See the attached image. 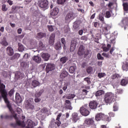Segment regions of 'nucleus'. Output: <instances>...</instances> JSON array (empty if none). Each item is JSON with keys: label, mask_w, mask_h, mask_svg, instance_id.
Returning <instances> with one entry per match:
<instances>
[{"label": "nucleus", "mask_w": 128, "mask_h": 128, "mask_svg": "<svg viewBox=\"0 0 128 128\" xmlns=\"http://www.w3.org/2000/svg\"><path fill=\"white\" fill-rule=\"evenodd\" d=\"M76 44H78V41L76 40H74L71 41V45L70 47V52H74V50L76 48Z\"/></svg>", "instance_id": "nucleus-6"}, {"label": "nucleus", "mask_w": 128, "mask_h": 128, "mask_svg": "<svg viewBox=\"0 0 128 128\" xmlns=\"http://www.w3.org/2000/svg\"><path fill=\"white\" fill-rule=\"evenodd\" d=\"M110 29V25L104 24L102 27V34L106 36L108 34V30Z\"/></svg>", "instance_id": "nucleus-5"}, {"label": "nucleus", "mask_w": 128, "mask_h": 128, "mask_svg": "<svg viewBox=\"0 0 128 128\" xmlns=\"http://www.w3.org/2000/svg\"><path fill=\"white\" fill-rule=\"evenodd\" d=\"M112 16V15L110 14V11H106V18H110Z\"/></svg>", "instance_id": "nucleus-44"}, {"label": "nucleus", "mask_w": 128, "mask_h": 128, "mask_svg": "<svg viewBox=\"0 0 128 128\" xmlns=\"http://www.w3.org/2000/svg\"><path fill=\"white\" fill-rule=\"evenodd\" d=\"M47 28L49 32H54V26H52V25H48Z\"/></svg>", "instance_id": "nucleus-31"}, {"label": "nucleus", "mask_w": 128, "mask_h": 128, "mask_svg": "<svg viewBox=\"0 0 128 128\" xmlns=\"http://www.w3.org/2000/svg\"><path fill=\"white\" fill-rule=\"evenodd\" d=\"M38 46L40 50H42L45 46L44 44V43L42 42V41L39 42L38 44Z\"/></svg>", "instance_id": "nucleus-40"}, {"label": "nucleus", "mask_w": 128, "mask_h": 128, "mask_svg": "<svg viewBox=\"0 0 128 128\" xmlns=\"http://www.w3.org/2000/svg\"><path fill=\"white\" fill-rule=\"evenodd\" d=\"M20 56V54H19L16 53L12 56L10 57V60H18V58Z\"/></svg>", "instance_id": "nucleus-23"}, {"label": "nucleus", "mask_w": 128, "mask_h": 128, "mask_svg": "<svg viewBox=\"0 0 128 128\" xmlns=\"http://www.w3.org/2000/svg\"><path fill=\"white\" fill-rule=\"evenodd\" d=\"M84 122L87 126H90L92 124H94V120L92 118H88L84 120Z\"/></svg>", "instance_id": "nucleus-7"}, {"label": "nucleus", "mask_w": 128, "mask_h": 128, "mask_svg": "<svg viewBox=\"0 0 128 128\" xmlns=\"http://www.w3.org/2000/svg\"><path fill=\"white\" fill-rule=\"evenodd\" d=\"M120 78V75L118 74H114L112 75V80H116V78Z\"/></svg>", "instance_id": "nucleus-37"}, {"label": "nucleus", "mask_w": 128, "mask_h": 128, "mask_svg": "<svg viewBox=\"0 0 128 128\" xmlns=\"http://www.w3.org/2000/svg\"><path fill=\"white\" fill-rule=\"evenodd\" d=\"M99 20H100V22H104V16L102 15H99Z\"/></svg>", "instance_id": "nucleus-53"}, {"label": "nucleus", "mask_w": 128, "mask_h": 128, "mask_svg": "<svg viewBox=\"0 0 128 128\" xmlns=\"http://www.w3.org/2000/svg\"><path fill=\"white\" fill-rule=\"evenodd\" d=\"M58 12H60V9L58 8H55L53 10H51L50 14L53 16H58Z\"/></svg>", "instance_id": "nucleus-11"}, {"label": "nucleus", "mask_w": 128, "mask_h": 128, "mask_svg": "<svg viewBox=\"0 0 128 128\" xmlns=\"http://www.w3.org/2000/svg\"><path fill=\"white\" fill-rule=\"evenodd\" d=\"M66 2V0H57L58 4H64Z\"/></svg>", "instance_id": "nucleus-43"}, {"label": "nucleus", "mask_w": 128, "mask_h": 128, "mask_svg": "<svg viewBox=\"0 0 128 128\" xmlns=\"http://www.w3.org/2000/svg\"><path fill=\"white\" fill-rule=\"evenodd\" d=\"M41 99L39 98H34V102H40Z\"/></svg>", "instance_id": "nucleus-62"}, {"label": "nucleus", "mask_w": 128, "mask_h": 128, "mask_svg": "<svg viewBox=\"0 0 128 128\" xmlns=\"http://www.w3.org/2000/svg\"><path fill=\"white\" fill-rule=\"evenodd\" d=\"M14 90L12 89L8 92V96H9L12 97V96L14 94Z\"/></svg>", "instance_id": "nucleus-55"}, {"label": "nucleus", "mask_w": 128, "mask_h": 128, "mask_svg": "<svg viewBox=\"0 0 128 128\" xmlns=\"http://www.w3.org/2000/svg\"><path fill=\"white\" fill-rule=\"evenodd\" d=\"M102 56H104L105 58H110V54H108L106 53V52H103L102 54Z\"/></svg>", "instance_id": "nucleus-56"}, {"label": "nucleus", "mask_w": 128, "mask_h": 128, "mask_svg": "<svg viewBox=\"0 0 128 128\" xmlns=\"http://www.w3.org/2000/svg\"><path fill=\"white\" fill-rule=\"evenodd\" d=\"M54 48L56 49V50H60L62 48V44L60 42H57Z\"/></svg>", "instance_id": "nucleus-24"}, {"label": "nucleus", "mask_w": 128, "mask_h": 128, "mask_svg": "<svg viewBox=\"0 0 128 128\" xmlns=\"http://www.w3.org/2000/svg\"><path fill=\"white\" fill-rule=\"evenodd\" d=\"M32 0H24V2L25 4H28Z\"/></svg>", "instance_id": "nucleus-63"}, {"label": "nucleus", "mask_w": 128, "mask_h": 128, "mask_svg": "<svg viewBox=\"0 0 128 128\" xmlns=\"http://www.w3.org/2000/svg\"><path fill=\"white\" fill-rule=\"evenodd\" d=\"M110 117L108 116V115H106L104 114H102V117L101 120H105L106 122H110Z\"/></svg>", "instance_id": "nucleus-19"}, {"label": "nucleus", "mask_w": 128, "mask_h": 128, "mask_svg": "<svg viewBox=\"0 0 128 128\" xmlns=\"http://www.w3.org/2000/svg\"><path fill=\"white\" fill-rule=\"evenodd\" d=\"M36 126V123L31 120H28L27 122V128H34Z\"/></svg>", "instance_id": "nucleus-18"}, {"label": "nucleus", "mask_w": 128, "mask_h": 128, "mask_svg": "<svg viewBox=\"0 0 128 128\" xmlns=\"http://www.w3.org/2000/svg\"><path fill=\"white\" fill-rule=\"evenodd\" d=\"M93 70H94V68H92V66H88L86 68V72L89 74H92V72Z\"/></svg>", "instance_id": "nucleus-33"}, {"label": "nucleus", "mask_w": 128, "mask_h": 128, "mask_svg": "<svg viewBox=\"0 0 128 128\" xmlns=\"http://www.w3.org/2000/svg\"><path fill=\"white\" fill-rule=\"evenodd\" d=\"M124 10V12H128V3H124L122 4Z\"/></svg>", "instance_id": "nucleus-38"}, {"label": "nucleus", "mask_w": 128, "mask_h": 128, "mask_svg": "<svg viewBox=\"0 0 128 128\" xmlns=\"http://www.w3.org/2000/svg\"><path fill=\"white\" fill-rule=\"evenodd\" d=\"M76 96V95L74 94H70L68 96L66 97L67 100H72Z\"/></svg>", "instance_id": "nucleus-46"}, {"label": "nucleus", "mask_w": 128, "mask_h": 128, "mask_svg": "<svg viewBox=\"0 0 128 128\" xmlns=\"http://www.w3.org/2000/svg\"><path fill=\"white\" fill-rule=\"evenodd\" d=\"M33 60H34L36 62H38V64H40L41 61V58L38 56H34L32 57Z\"/></svg>", "instance_id": "nucleus-26"}, {"label": "nucleus", "mask_w": 128, "mask_h": 128, "mask_svg": "<svg viewBox=\"0 0 128 128\" xmlns=\"http://www.w3.org/2000/svg\"><path fill=\"white\" fill-rule=\"evenodd\" d=\"M68 60V58L66 56L62 57L60 58V62L62 64H66Z\"/></svg>", "instance_id": "nucleus-34"}, {"label": "nucleus", "mask_w": 128, "mask_h": 128, "mask_svg": "<svg viewBox=\"0 0 128 128\" xmlns=\"http://www.w3.org/2000/svg\"><path fill=\"white\" fill-rule=\"evenodd\" d=\"M68 74V72H62L60 74V77L61 78H66V76H67Z\"/></svg>", "instance_id": "nucleus-36"}, {"label": "nucleus", "mask_w": 128, "mask_h": 128, "mask_svg": "<svg viewBox=\"0 0 128 128\" xmlns=\"http://www.w3.org/2000/svg\"><path fill=\"white\" fill-rule=\"evenodd\" d=\"M16 102L18 104H20V102H22V97H20V94L16 93Z\"/></svg>", "instance_id": "nucleus-21"}, {"label": "nucleus", "mask_w": 128, "mask_h": 128, "mask_svg": "<svg viewBox=\"0 0 128 128\" xmlns=\"http://www.w3.org/2000/svg\"><path fill=\"white\" fill-rule=\"evenodd\" d=\"M67 88H68V84H65L63 86L62 90H66Z\"/></svg>", "instance_id": "nucleus-64"}, {"label": "nucleus", "mask_w": 128, "mask_h": 128, "mask_svg": "<svg viewBox=\"0 0 128 128\" xmlns=\"http://www.w3.org/2000/svg\"><path fill=\"white\" fill-rule=\"evenodd\" d=\"M110 48H112V46L110 44H107V47L104 46V48H103V50L104 52H108Z\"/></svg>", "instance_id": "nucleus-32"}, {"label": "nucleus", "mask_w": 128, "mask_h": 128, "mask_svg": "<svg viewBox=\"0 0 128 128\" xmlns=\"http://www.w3.org/2000/svg\"><path fill=\"white\" fill-rule=\"evenodd\" d=\"M64 32L66 34H68V32H70V28L68 27L65 28L64 30Z\"/></svg>", "instance_id": "nucleus-58"}, {"label": "nucleus", "mask_w": 128, "mask_h": 128, "mask_svg": "<svg viewBox=\"0 0 128 128\" xmlns=\"http://www.w3.org/2000/svg\"><path fill=\"white\" fill-rule=\"evenodd\" d=\"M2 44L4 46H8V43L6 42V40H3L2 42Z\"/></svg>", "instance_id": "nucleus-45"}, {"label": "nucleus", "mask_w": 128, "mask_h": 128, "mask_svg": "<svg viewBox=\"0 0 128 128\" xmlns=\"http://www.w3.org/2000/svg\"><path fill=\"white\" fill-rule=\"evenodd\" d=\"M84 54V46L81 45L80 47L79 48L78 52V56H82Z\"/></svg>", "instance_id": "nucleus-16"}, {"label": "nucleus", "mask_w": 128, "mask_h": 128, "mask_svg": "<svg viewBox=\"0 0 128 128\" xmlns=\"http://www.w3.org/2000/svg\"><path fill=\"white\" fill-rule=\"evenodd\" d=\"M0 92H1V96L2 98H4L5 103L6 104L7 108H8L10 112H12V105L10 104V102L8 99V92L6 90V86L3 84H0Z\"/></svg>", "instance_id": "nucleus-1"}, {"label": "nucleus", "mask_w": 128, "mask_h": 128, "mask_svg": "<svg viewBox=\"0 0 128 128\" xmlns=\"http://www.w3.org/2000/svg\"><path fill=\"white\" fill-rule=\"evenodd\" d=\"M102 113H99L96 116L95 119L97 120V122L102 120Z\"/></svg>", "instance_id": "nucleus-27"}, {"label": "nucleus", "mask_w": 128, "mask_h": 128, "mask_svg": "<svg viewBox=\"0 0 128 128\" xmlns=\"http://www.w3.org/2000/svg\"><path fill=\"white\" fill-rule=\"evenodd\" d=\"M103 93V91L102 90H98L96 92V96H102V94Z\"/></svg>", "instance_id": "nucleus-39"}, {"label": "nucleus", "mask_w": 128, "mask_h": 128, "mask_svg": "<svg viewBox=\"0 0 128 128\" xmlns=\"http://www.w3.org/2000/svg\"><path fill=\"white\" fill-rule=\"evenodd\" d=\"M46 36V32H40L36 34V38L37 40H42V38H44Z\"/></svg>", "instance_id": "nucleus-10"}, {"label": "nucleus", "mask_w": 128, "mask_h": 128, "mask_svg": "<svg viewBox=\"0 0 128 128\" xmlns=\"http://www.w3.org/2000/svg\"><path fill=\"white\" fill-rule=\"evenodd\" d=\"M80 112L82 116H88L90 112V107H88V105L85 104L82 106L80 109Z\"/></svg>", "instance_id": "nucleus-3"}, {"label": "nucleus", "mask_w": 128, "mask_h": 128, "mask_svg": "<svg viewBox=\"0 0 128 128\" xmlns=\"http://www.w3.org/2000/svg\"><path fill=\"white\" fill-rule=\"evenodd\" d=\"M89 53H90V52L88 50H86L85 52L84 51V58H86V56H88Z\"/></svg>", "instance_id": "nucleus-61"}, {"label": "nucleus", "mask_w": 128, "mask_h": 128, "mask_svg": "<svg viewBox=\"0 0 128 128\" xmlns=\"http://www.w3.org/2000/svg\"><path fill=\"white\" fill-rule=\"evenodd\" d=\"M106 73H98V76L99 78H104V76H106Z\"/></svg>", "instance_id": "nucleus-41"}, {"label": "nucleus", "mask_w": 128, "mask_h": 128, "mask_svg": "<svg viewBox=\"0 0 128 128\" xmlns=\"http://www.w3.org/2000/svg\"><path fill=\"white\" fill-rule=\"evenodd\" d=\"M84 82H87L88 84H92V82L90 81V78H84Z\"/></svg>", "instance_id": "nucleus-42"}, {"label": "nucleus", "mask_w": 128, "mask_h": 128, "mask_svg": "<svg viewBox=\"0 0 128 128\" xmlns=\"http://www.w3.org/2000/svg\"><path fill=\"white\" fill-rule=\"evenodd\" d=\"M56 38V34L54 33H52L50 37L48 43L50 46H53L54 44V38Z\"/></svg>", "instance_id": "nucleus-9"}, {"label": "nucleus", "mask_w": 128, "mask_h": 128, "mask_svg": "<svg viewBox=\"0 0 128 128\" xmlns=\"http://www.w3.org/2000/svg\"><path fill=\"white\" fill-rule=\"evenodd\" d=\"M74 18V13L70 12L66 14L65 20L67 22H70Z\"/></svg>", "instance_id": "nucleus-12"}, {"label": "nucleus", "mask_w": 128, "mask_h": 128, "mask_svg": "<svg viewBox=\"0 0 128 128\" xmlns=\"http://www.w3.org/2000/svg\"><path fill=\"white\" fill-rule=\"evenodd\" d=\"M42 112L44 114H46V112H48V109L46 108H43L42 109Z\"/></svg>", "instance_id": "nucleus-59"}, {"label": "nucleus", "mask_w": 128, "mask_h": 128, "mask_svg": "<svg viewBox=\"0 0 128 128\" xmlns=\"http://www.w3.org/2000/svg\"><path fill=\"white\" fill-rule=\"evenodd\" d=\"M98 102L96 101L93 100L91 101L89 103L88 107L91 108V110H96L98 108Z\"/></svg>", "instance_id": "nucleus-8"}, {"label": "nucleus", "mask_w": 128, "mask_h": 128, "mask_svg": "<svg viewBox=\"0 0 128 128\" xmlns=\"http://www.w3.org/2000/svg\"><path fill=\"white\" fill-rule=\"evenodd\" d=\"M54 70V64H48L46 66V72L48 74L50 72Z\"/></svg>", "instance_id": "nucleus-13"}, {"label": "nucleus", "mask_w": 128, "mask_h": 128, "mask_svg": "<svg viewBox=\"0 0 128 128\" xmlns=\"http://www.w3.org/2000/svg\"><path fill=\"white\" fill-rule=\"evenodd\" d=\"M114 111L116 112L118 110V106L116 105V102H115L113 106Z\"/></svg>", "instance_id": "nucleus-49"}, {"label": "nucleus", "mask_w": 128, "mask_h": 128, "mask_svg": "<svg viewBox=\"0 0 128 128\" xmlns=\"http://www.w3.org/2000/svg\"><path fill=\"white\" fill-rule=\"evenodd\" d=\"M97 58L98 60H104V57H102V54H100V53L97 54Z\"/></svg>", "instance_id": "nucleus-51"}, {"label": "nucleus", "mask_w": 128, "mask_h": 128, "mask_svg": "<svg viewBox=\"0 0 128 128\" xmlns=\"http://www.w3.org/2000/svg\"><path fill=\"white\" fill-rule=\"evenodd\" d=\"M42 58L44 60L45 62H48V60H50V55L48 53H43L42 54Z\"/></svg>", "instance_id": "nucleus-17"}, {"label": "nucleus", "mask_w": 128, "mask_h": 128, "mask_svg": "<svg viewBox=\"0 0 128 128\" xmlns=\"http://www.w3.org/2000/svg\"><path fill=\"white\" fill-rule=\"evenodd\" d=\"M50 125L51 126H53L56 128V122H54V120H52V121L50 122Z\"/></svg>", "instance_id": "nucleus-54"}, {"label": "nucleus", "mask_w": 128, "mask_h": 128, "mask_svg": "<svg viewBox=\"0 0 128 128\" xmlns=\"http://www.w3.org/2000/svg\"><path fill=\"white\" fill-rule=\"evenodd\" d=\"M6 52L8 56H12L14 55V49L11 46H8L6 49Z\"/></svg>", "instance_id": "nucleus-14"}, {"label": "nucleus", "mask_w": 128, "mask_h": 128, "mask_svg": "<svg viewBox=\"0 0 128 128\" xmlns=\"http://www.w3.org/2000/svg\"><path fill=\"white\" fill-rule=\"evenodd\" d=\"M82 92L83 94H84V96H86L88 94V91H87L86 89H83L82 90Z\"/></svg>", "instance_id": "nucleus-57"}, {"label": "nucleus", "mask_w": 128, "mask_h": 128, "mask_svg": "<svg viewBox=\"0 0 128 128\" xmlns=\"http://www.w3.org/2000/svg\"><path fill=\"white\" fill-rule=\"evenodd\" d=\"M122 70H125L126 72H128V62L126 64H124L122 66Z\"/></svg>", "instance_id": "nucleus-35"}, {"label": "nucleus", "mask_w": 128, "mask_h": 128, "mask_svg": "<svg viewBox=\"0 0 128 128\" xmlns=\"http://www.w3.org/2000/svg\"><path fill=\"white\" fill-rule=\"evenodd\" d=\"M81 40H84V42H86L88 40V36H82L80 38Z\"/></svg>", "instance_id": "nucleus-52"}, {"label": "nucleus", "mask_w": 128, "mask_h": 128, "mask_svg": "<svg viewBox=\"0 0 128 128\" xmlns=\"http://www.w3.org/2000/svg\"><path fill=\"white\" fill-rule=\"evenodd\" d=\"M18 50L19 52H23V50H24V45L20 43L18 44Z\"/></svg>", "instance_id": "nucleus-30"}, {"label": "nucleus", "mask_w": 128, "mask_h": 128, "mask_svg": "<svg viewBox=\"0 0 128 128\" xmlns=\"http://www.w3.org/2000/svg\"><path fill=\"white\" fill-rule=\"evenodd\" d=\"M42 96V92H37L34 94L35 98H40V96Z\"/></svg>", "instance_id": "nucleus-50"}, {"label": "nucleus", "mask_w": 128, "mask_h": 128, "mask_svg": "<svg viewBox=\"0 0 128 128\" xmlns=\"http://www.w3.org/2000/svg\"><path fill=\"white\" fill-rule=\"evenodd\" d=\"M78 120H80V117L78 116V113H73L72 114V120H73V122H78Z\"/></svg>", "instance_id": "nucleus-15"}, {"label": "nucleus", "mask_w": 128, "mask_h": 128, "mask_svg": "<svg viewBox=\"0 0 128 128\" xmlns=\"http://www.w3.org/2000/svg\"><path fill=\"white\" fill-rule=\"evenodd\" d=\"M38 6L42 8H48V0H41Z\"/></svg>", "instance_id": "nucleus-4"}, {"label": "nucleus", "mask_w": 128, "mask_h": 128, "mask_svg": "<svg viewBox=\"0 0 128 128\" xmlns=\"http://www.w3.org/2000/svg\"><path fill=\"white\" fill-rule=\"evenodd\" d=\"M40 84V83L36 80H34L32 82V86L34 88H36V86H38Z\"/></svg>", "instance_id": "nucleus-22"}, {"label": "nucleus", "mask_w": 128, "mask_h": 128, "mask_svg": "<svg viewBox=\"0 0 128 128\" xmlns=\"http://www.w3.org/2000/svg\"><path fill=\"white\" fill-rule=\"evenodd\" d=\"M25 108L26 110H34V106L28 102L25 104Z\"/></svg>", "instance_id": "nucleus-20"}, {"label": "nucleus", "mask_w": 128, "mask_h": 128, "mask_svg": "<svg viewBox=\"0 0 128 128\" xmlns=\"http://www.w3.org/2000/svg\"><path fill=\"white\" fill-rule=\"evenodd\" d=\"M76 66H71L69 68V72L74 74L76 72Z\"/></svg>", "instance_id": "nucleus-28"}, {"label": "nucleus", "mask_w": 128, "mask_h": 128, "mask_svg": "<svg viewBox=\"0 0 128 128\" xmlns=\"http://www.w3.org/2000/svg\"><path fill=\"white\" fill-rule=\"evenodd\" d=\"M128 84V78L122 79L121 80V82H120L121 86H126Z\"/></svg>", "instance_id": "nucleus-25"}, {"label": "nucleus", "mask_w": 128, "mask_h": 128, "mask_svg": "<svg viewBox=\"0 0 128 128\" xmlns=\"http://www.w3.org/2000/svg\"><path fill=\"white\" fill-rule=\"evenodd\" d=\"M2 10L3 12H6L8 10V8H6V4L2 5Z\"/></svg>", "instance_id": "nucleus-48"}, {"label": "nucleus", "mask_w": 128, "mask_h": 128, "mask_svg": "<svg viewBox=\"0 0 128 128\" xmlns=\"http://www.w3.org/2000/svg\"><path fill=\"white\" fill-rule=\"evenodd\" d=\"M61 42L62 44V46H63L64 50H66V40H64V38H61Z\"/></svg>", "instance_id": "nucleus-29"}, {"label": "nucleus", "mask_w": 128, "mask_h": 128, "mask_svg": "<svg viewBox=\"0 0 128 128\" xmlns=\"http://www.w3.org/2000/svg\"><path fill=\"white\" fill-rule=\"evenodd\" d=\"M61 124H62V122H60V120H57V121L55 122L56 128L58 126H60Z\"/></svg>", "instance_id": "nucleus-47"}, {"label": "nucleus", "mask_w": 128, "mask_h": 128, "mask_svg": "<svg viewBox=\"0 0 128 128\" xmlns=\"http://www.w3.org/2000/svg\"><path fill=\"white\" fill-rule=\"evenodd\" d=\"M116 97L112 92H107L104 96V102L106 104H110L112 102H116Z\"/></svg>", "instance_id": "nucleus-2"}, {"label": "nucleus", "mask_w": 128, "mask_h": 128, "mask_svg": "<svg viewBox=\"0 0 128 128\" xmlns=\"http://www.w3.org/2000/svg\"><path fill=\"white\" fill-rule=\"evenodd\" d=\"M93 24L94 26V28H96V26H100V23H98V22H93Z\"/></svg>", "instance_id": "nucleus-60"}]
</instances>
